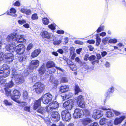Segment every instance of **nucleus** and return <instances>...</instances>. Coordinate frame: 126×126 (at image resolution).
I'll use <instances>...</instances> for the list:
<instances>
[{
  "label": "nucleus",
  "mask_w": 126,
  "mask_h": 126,
  "mask_svg": "<svg viewBox=\"0 0 126 126\" xmlns=\"http://www.w3.org/2000/svg\"><path fill=\"white\" fill-rule=\"evenodd\" d=\"M84 114L83 110L79 108H76L74 111L73 117L75 119L82 117Z\"/></svg>",
  "instance_id": "nucleus-8"
},
{
  "label": "nucleus",
  "mask_w": 126,
  "mask_h": 126,
  "mask_svg": "<svg viewBox=\"0 0 126 126\" xmlns=\"http://www.w3.org/2000/svg\"><path fill=\"white\" fill-rule=\"evenodd\" d=\"M17 33L14 32L8 35L6 38L7 41L8 42L11 43L13 45H14L13 43L14 41H16L17 38Z\"/></svg>",
  "instance_id": "nucleus-14"
},
{
  "label": "nucleus",
  "mask_w": 126,
  "mask_h": 126,
  "mask_svg": "<svg viewBox=\"0 0 126 126\" xmlns=\"http://www.w3.org/2000/svg\"><path fill=\"white\" fill-rule=\"evenodd\" d=\"M83 110L84 114V115L85 116H88L90 115V112L87 109H85Z\"/></svg>",
  "instance_id": "nucleus-51"
},
{
  "label": "nucleus",
  "mask_w": 126,
  "mask_h": 126,
  "mask_svg": "<svg viewBox=\"0 0 126 126\" xmlns=\"http://www.w3.org/2000/svg\"><path fill=\"white\" fill-rule=\"evenodd\" d=\"M20 92L18 90H14L13 93L11 95V99L14 101H15L19 98L20 96Z\"/></svg>",
  "instance_id": "nucleus-18"
},
{
  "label": "nucleus",
  "mask_w": 126,
  "mask_h": 126,
  "mask_svg": "<svg viewBox=\"0 0 126 126\" xmlns=\"http://www.w3.org/2000/svg\"><path fill=\"white\" fill-rule=\"evenodd\" d=\"M18 23L21 25L25 23L26 22V20L24 19H22L21 20H19L18 21Z\"/></svg>",
  "instance_id": "nucleus-62"
},
{
  "label": "nucleus",
  "mask_w": 126,
  "mask_h": 126,
  "mask_svg": "<svg viewBox=\"0 0 126 126\" xmlns=\"http://www.w3.org/2000/svg\"><path fill=\"white\" fill-rule=\"evenodd\" d=\"M48 77H49V81L50 82L52 83L54 80V76H53L52 75L50 74V76Z\"/></svg>",
  "instance_id": "nucleus-60"
},
{
  "label": "nucleus",
  "mask_w": 126,
  "mask_h": 126,
  "mask_svg": "<svg viewBox=\"0 0 126 126\" xmlns=\"http://www.w3.org/2000/svg\"><path fill=\"white\" fill-rule=\"evenodd\" d=\"M4 89L5 91V95L7 96L10 95L11 96V90L9 89V88H4Z\"/></svg>",
  "instance_id": "nucleus-44"
},
{
  "label": "nucleus",
  "mask_w": 126,
  "mask_h": 126,
  "mask_svg": "<svg viewBox=\"0 0 126 126\" xmlns=\"http://www.w3.org/2000/svg\"><path fill=\"white\" fill-rule=\"evenodd\" d=\"M68 78L66 77H63L60 79V82L61 83H66L68 82Z\"/></svg>",
  "instance_id": "nucleus-41"
},
{
  "label": "nucleus",
  "mask_w": 126,
  "mask_h": 126,
  "mask_svg": "<svg viewBox=\"0 0 126 126\" xmlns=\"http://www.w3.org/2000/svg\"><path fill=\"white\" fill-rule=\"evenodd\" d=\"M3 102L5 105L6 106H11L13 104L12 103L7 99H5L3 101Z\"/></svg>",
  "instance_id": "nucleus-50"
},
{
  "label": "nucleus",
  "mask_w": 126,
  "mask_h": 126,
  "mask_svg": "<svg viewBox=\"0 0 126 126\" xmlns=\"http://www.w3.org/2000/svg\"><path fill=\"white\" fill-rule=\"evenodd\" d=\"M32 19V20H37L38 19L37 14L36 13H34L32 14L31 17Z\"/></svg>",
  "instance_id": "nucleus-54"
},
{
  "label": "nucleus",
  "mask_w": 126,
  "mask_h": 126,
  "mask_svg": "<svg viewBox=\"0 0 126 126\" xmlns=\"http://www.w3.org/2000/svg\"><path fill=\"white\" fill-rule=\"evenodd\" d=\"M69 87L68 85H61L59 88V92L60 93H63L68 91Z\"/></svg>",
  "instance_id": "nucleus-22"
},
{
  "label": "nucleus",
  "mask_w": 126,
  "mask_h": 126,
  "mask_svg": "<svg viewBox=\"0 0 126 126\" xmlns=\"http://www.w3.org/2000/svg\"><path fill=\"white\" fill-rule=\"evenodd\" d=\"M67 64L70 68V70L73 71H75L77 69V67L76 65L70 59L67 58L66 60Z\"/></svg>",
  "instance_id": "nucleus-17"
},
{
  "label": "nucleus",
  "mask_w": 126,
  "mask_h": 126,
  "mask_svg": "<svg viewBox=\"0 0 126 126\" xmlns=\"http://www.w3.org/2000/svg\"><path fill=\"white\" fill-rule=\"evenodd\" d=\"M76 101L79 107L82 108H85V102L82 95H81L79 96L77 98Z\"/></svg>",
  "instance_id": "nucleus-12"
},
{
  "label": "nucleus",
  "mask_w": 126,
  "mask_h": 126,
  "mask_svg": "<svg viewBox=\"0 0 126 126\" xmlns=\"http://www.w3.org/2000/svg\"><path fill=\"white\" fill-rule=\"evenodd\" d=\"M30 106H26L23 108L24 110L27 111L28 112H31L30 111Z\"/></svg>",
  "instance_id": "nucleus-57"
},
{
  "label": "nucleus",
  "mask_w": 126,
  "mask_h": 126,
  "mask_svg": "<svg viewBox=\"0 0 126 126\" xmlns=\"http://www.w3.org/2000/svg\"><path fill=\"white\" fill-rule=\"evenodd\" d=\"M16 11L15 9L13 7H12L10 8V11L8 10L6 13L7 15L16 17L17 16V14H16Z\"/></svg>",
  "instance_id": "nucleus-25"
},
{
  "label": "nucleus",
  "mask_w": 126,
  "mask_h": 126,
  "mask_svg": "<svg viewBox=\"0 0 126 126\" xmlns=\"http://www.w3.org/2000/svg\"><path fill=\"white\" fill-rule=\"evenodd\" d=\"M91 122V120L89 118H86L83 119L82 121V124L84 126H86Z\"/></svg>",
  "instance_id": "nucleus-32"
},
{
  "label": "nucleus",
  "mask_w": 126,
  "mask_h": 126,
  "mask_svg": "<svg viewBox=\"0 0 126 126\" xmlns=\"http://www.w3.org/2000/svg\"><path fill=\"white\" fill-rule=\"evenodd\" d=\"M107 120L105 118H103L101 119L99 121V123L100 125L102 126L105 125Z\"/></svg>",
  "instance_id": "nucleus-49"
},
{
  "label": "nucleus",
  "mask_w": 126,
  "mask_h": 126,
  "mask_svg": "<svg viewBox=\"0 0 126 126\" xmlns=\"http://www.w3.org/2000/svg\"><path fill=\"white\" fill-rule=\"evenodd\" d=\"M24 35H18L17 34V38L16 41H14L13 43L15 44V46L18 43H26V40L24 37Z\"/></svg>",
  "instance_id": "nucleus-16"
},
{
  "label": "nucleus",
  "mask_w": 126,
  "mask_h": 126,
  "mask_svg": "<svg viewBox=\"0 0 126 126\" xmlns=\"http://www.w3.org/2000/svg\"><path fill=\"white\" fill-rule=\"evenodd\" d=\"M46 70L45 64L44 63L39 68L38 71L40 75L44 74Z\"/></svg>",
  "instance_id": "nucleus-29"
},
{
  "label": "nucleus",
  "mask_w": 126,
  "mask_h": 126,
  "mask_svg": "<svg viewBox=\"0 0 126 126\" xmlns=\"http://www.w3.org/2000/svg\"><path fill=\"white\" fill-rule=\"evenodd\" d=\"M15 55V53L14 54L10 52H6L3 55V54L2 55V57L6 59L7 60L8 62L9 63H11L14 59V55Z\"/></svg>",
  "instance_id": "nucleus-13"
},
{
  "label": "nucleus",
  "mask_w": 126,
  "mask_h": 126,
  "mask_svg": "<svg viewBox=\"0 0 126 126\" xmlns=\"http://www.w3.org/2000/svg\"><path fill=\"white\" fill-rule=\"evenodd\" d=\"M117 42V40L115 38L110 39L108 41V43H110L115 44Z\"/></svg>",
  "instance_id": "nucleus-52"
},
{
  "label": "nucleus",
  "mask_w": 126,
  "mask_h": 126,
  "mask_svg": "<svg viewBox=\"0 0 126 126\" xmlns=\"http://www.w3.org/2000/svg\"><path fill=\"white\" fill-rule=\"evenodd\" d=\"M104 26L101 25L98 27L97 29L96 30V32L97 33H99L102 31H104Z\"/></svg>",
  "instance_id": "nucleus-46"
},
{
  "label": "nucleus",
  "mask_w": 126,
  "mask_h": 126,
  "mask_svg": "<svg viewBox=\"0 0 126 126\" xmlns=\"http://www.w3.org/2000/svg\"><path fill=\"white\" fill-rule=\"evenodd\" d=\"M56 71V70L52 68L49 69L47 71L45 74L47 77H48L50 76V75H52V73H55Z\"/></svg>",
  "instance_id": "nucleus-34"
},
{
  "label": "nucleus",
  "mask_w": 126,
  "mask_h": 126,
  "mask_svg": "<svg viewBox=\"0 0 126 126\" xmlns=\"http://www.w3.org/2000/svg\"><path fill=\"white\" fill-rule=\"evenodd\" d=\"M61 42L62 41L60 39L57 40H53V43L54 45H58L61 44Z\"/></svg>",
  "instance_id": "nucleus-55"
},
{
  "label": "nucleus",
  "mask_w": 126,
  "mask_h": 126,
  "mask_svg": "<svg viewBox=\"0 0 126 126\" xmlns=\"http://www.w3.org/2000/svg\"><path fill=\"white\" fill-rule=\"evenodd\" d=\"M20 55L18 56V61L21 62L25 61L27 59V57L26 55Z\"/></svg>",
  "instance_id": "nucleus-31"
},
{
  "label": "nucleus",
  "mask_w": 126,
  "mask_h": 126,
  "mask_svg": "<svg viewBox=\"0 0 126 126\" xmlns=\"http://www.w3.org/2000/svg\"><path fill=\"white\" fill-rule=\"evenodd\" d=\"M96 42L95 45L96 46H98L100 45L101 42V39L100 38H98L97 39H95Z\"/></svg>",
  "instance_id": "nucleus-58"
},
{
  "label": "nucleus",
  "mask_w": 126,
  "mask_h": 126,
  "mask_svg": "<svg viewBox=\"0 0 126 126\" xmlns=\"http://www.w3.org/2000/svg\"><path fill=\"white\" fill-rule=\"evenodd\" d=\"M14 85V83L12 80H11L9 83H6L5 84L4 88H11Z\"/></svg>",
  "instance_id": "nucleus-40"
},
{
  "label": "nucleus",
  "mask_w": 126,
  "mask_h": 126,
  "mask_svg": "<svg viewBox=\"0 0 126 126\" xmlns=\"http://www.w3.org/2000/svg\"><path fill=\"white\" fill-rule=\"evenodd\" d=\"M40 35L42 37L44 38L49 39L51 38L50 34L47 31H43L41 32Z\"/></svg>",
  "instance_id": "nucleus-24"
},
{
  "label": "nucleus",
  "mask_w": 126,
  "mask_h": 126,
  "mask_svg": "<svg viewBox=\"0 0 126 126\" xmlns=\"http://www.w3.org/2000/svg\"><path fill=\"white\" fill-rule=\"evenodd\" d=\"M40 64L39 61L37 60H32L29 64L27 70L26 74H25V76L29 75L30 73L32 72L34 69H36L39 66Z\"/></svg>",
  "instance_id": "nucleus-2"
},
{
  "label": "nucleus",
  "mask_w": 126,
  "mask_h": 126,
  "mask_svg": "<svg viewBox=\"0 0 126 126\" xmlns=\"http://www.w3.org/2000/svg\"><path fill=\"white\" fill-rule=\"evenodd\" d=\"M16 46L14 45H13L12 44L8 45L5 47L6 49V50L9 51L10 52L16 54L15 50H16Z\"/></svg>",
  "instance_id": "nucleus-21"
},
{
  "label": "nucleus",
  "mask_w": 126,
  "mask_h": 126,
  "mask_svg": "<svg viewBox=\"0 0 126 126\" xmlns=\"http://www.w3.org/2000/svg\"><path fill=\"white\" fill-rule=\"evenodd\" d=\"M25 50V47L23 44H17L16 47L15 52L16 54H21L24 52Z\"/></svg>",
  "instance_id": "nucleus-9"
},
{
  "label": "nucleus",
  "mask_w": 126,
  "mask_h": 126,
  "mask_svg": "<svg viewBox=\"0 0 126 126\" xmlns=\"http://www.w3.org/2000/svg\"><path fill=\"white\" fill-rule=\"evenodd\" d=\"M51 120L53 122H57L59 121L60 118V114L56 111H53L51 114Z\"/></svg>",
  "instance_id": "nucleus-15"
},
{
  "label": "nucleus",
  "mask_w": 126,
  "mask_h": 126,
  "mask_svg": "<svg viewBox=\"0 0 126 126\" xmlns=\"http://www.w3.org/2000/svg\"><path fill=\"white\" fill-rule=\"evenodd\" d=\"M109 40V38L108 37H105L102 40V42L103 43L106 44Z\"/></svg>",
  "instance_id": "nucleus-59"
},
{
  "label": "nucleus",
  "mask_w": 126,
  "mask_h": 126,
  "mask_svg": "<svg viewBox=\"0 0 126 126\" xmlns=\"http://www.w3.org/2000/svg\"><path fill=\"white\" fill-rule=\"evenodd\" d=\"M81 67H83L84 68L86 69H89V67L87 65L86 62H85L81 61L79 64Z\"/></svg>",
  "instance_id": "nucleus-43"
},
{
  "label": "nucleus",
  "mask_w": 126,
  "mask_h": 126,
  "mask_svg": "<svg viewBox=\"0 0 126 126\" xmlns=\"http://www.w3.org/2000/svg\"><path fill=\"white\" fill-rule=\"evenodd\" d=\"M36 111L37 112L43 114L44 113H45L46 109L44 107H42L41 106Z\"/></svg>",
  "instance_id": "nucleus-38"
},
{
  "label": "nucleus",
  "mask_w": 126,
  "mask_h": 126,
  "mask_svg": "<svg viewBox=\"0 0 126 126\" xmlns=\"http://www.w3.org/2000/svg\"><path fill=\"white\" fill-rule=\"evenodd\" d=\"M52 94L48 92L43 94L40 98L43 104H47L52 100Z\"/></svg>",
  "instance_id": "nucleus-4"
},
{
  "label": "nucleus",
  "mask_w": 126,
  "mask_h": 126,
  "mask_svg": "<svg viewBox=\"0 0 126 126\" xmlns=\"http://www.w3.org/2000/svg\"><path fill=\"white\" fill-rule=\"evenodd\" d=\"M61 115L62 120L66 122H69L72 118L71 114L69 111L67 110L62 111Z\"/></svg>",
  "instance_id": "nucleus-7"
},
{
  "label": "nucleus",
  "mask_w": 126,
  "mask_h": 126,
  "mask_svg": "<svg viewBox=\"0 0 126 126\" xmlns=\"http://www.w3.org/2000/svg\"><path fill=\"white\" fill-rule=\"evenodd\" d=\"M20 11L21 12L26 14L30 15L31 13V11L30 9L25 8H21Z\"/></svg>",
  "instance_id": "nucleus-30"
},
{
  "label": "nucleus",
  "mask_w": 126,
  "mask_h": 126,
  "mask_svg": "<svg viewBox=\"0 0 126 126\" xmlns=\"http://www.w3.org/2000/svg\"><path fill=\"white\" fill-rule=\"evenodd\" d=\"M70 49V54L71 60H74L75 57L76 56V54L75 53V49L74 47H71Z\"/></svg>",
  "instance_id": "nucleus-26"
},
{
  "label": "nucleus",
  "mask_w": 126,
  "mask_h": 126,
  "mask_svg": "<svg viewBox=\"0 0 126 126\" xmlns=\"http://www.w3.org/2000/svg\"><path fill=\"white\" fill-rule=\"evenodd\" d=\"M105 115L107 118H110L114 116V114L111 111H107Z\"/></svg>",
  "instance_id": "nucleus-45"
},
{
  "label": "nucleus",
  "mask_w": 126,
  "mask_h": 126,
  "mask_svg": "<svg viewBox=\"0 0 126 126\" xmlns=\"http://www.w3.org/2000/svg\"><path fill=\"white\" fill-rule=\"evenodd\" d=\"M97 58H96L95 60L91 62L92 64L94 65V64L95 63H98L99 62V60L101 59V57L100 54H98L97 55Z\"/></svg>",
  "instance_id": "nucleus-37"
},
{
  "label": "nucleus",
  "mask_w": 126,
  "mask_h": 126,
  "mask_svg": "<svg viewBox=\"0 0 126 126\" xmlns=\"http://www.w3.org/2000/svg\"><path fill=\"white\" fill-rule=\"evenodd\" d=\"M32 72L31 73H30V74L31 73V74H30L31 77L29 78V79L30 81H31L32 82H33L35 81L37 79V76L36 74H32Z\"/></svg>",
  "instance_id": "nucleus-36"
},
{
  "label": "nucleus",
  "mask_w": 126,
  "mask_h": 126,
  "mask_svg": "<svg viewBox=\"0 0 126 126\" xmlns=\"http://www.w3.org/2000/svg\"><path fill=\"white\" fill-rule=\"evenodd\" d=\"M41 50L40 48L36 49L32 53L31 57L34 58L37 57L41 52Z\"/></svg>",
  "instance_id": "nucleus-27"
},
{
  "label": "nucleus",
  "mask_w": 126,
  "mask_h": 126,
  "mask_svg": "<svg viewBox=\"0 0 126 126\" xmlns=\"http://www.w3.org/2000/svg\"><path fill=\"white\" fill-rule=\"evenodd\" d=\"M56 25L54 23L51 24L48 26V27L50 29L54 30L56 29Z\"/></svg>",
  "instance_id": "nucleus-48"
},
{
  "label": "nucleus",
  "mask_w": 126,
  "mask_h": 126,
  "mask_svg": "<svg viewBox=\"0 0 126 126\" xmlns=\"http://www.w3.org/2000/svg\"><path fill=\"white\" fill-rule=\"evenodd\" d=\"M63 107L67 110H71L74 106V102L72 100H68L63 103Z\"/></svg>",
  "instance_id": "nucleus-10"
},
{
  "label": "nucleus",
  "mask_w": 126,
  "mask_h": 126,
  "mask_svg": "<svg viewBox=\"0 0 126 126\" xmlns=\"http://www.w3.org/2000/svg\"><path fill=\"white\" fill-rule=\"evenodd\" d=\"M88 69H86V68H83L81 70V73L83 75H85L88 72L87 70Z\"/></svg>",
  "instance_id": "nucleus-63"
},
{
  "label": "nucleus",
  "mask_w": 126,
  "mask_h": 126,
  "mask_svg": "<svg viewBox=\"0 0 126 126\" xmlns=\"http://www.w3.org/2000/svg\"><path fill=\"white\" fill-rule=\"evenodd\" d=\"M52 84L53 86V88L56 89L57 88L59 84V81L57 79L54 80L53 81L52 83Z\"/></svg>",
  "instance_id": "nucleus-42"
},
{
  "label": "nucleus",
  "mask_w": 126,
  "mask_h": 126,
  "mask_svg": "<svg viewBox=\"0 0 126 126\" xmlns=\"http://www.w3.org/2000/svg\"><path fill=\"white\" fill-rule=\"evenodd\" d=\"M23 97L24 100L27 101L29 98L28 93V92L26 91H24L23 93Z\"/></svg>",
  "instance_id": "nucleus-39"
},
{
  "label": "nucleus",
  "mask_w": 126,
  "mask_h": 126,
  "mask_svg": "<svg viewBox=\"0 0 126 126\" xmlns=\"http://www.w3.org/2000/svg\"><path fill=\"white\" fill-rule=\"evenodd\" d=\"M19 105L21 107H22L23 108L25 106H27L28 104L26 102L24 101L21 102L19 103Z\"/></svg>",
  "instance_id": "nucleus-53"
},
{
  "label": "nucleus",
  "mask_w": 126,
  "mask_h": 126,
  "mask_svg": "<svg viewBox=\"0 0 126 126\" xmlns=\"http://www.w3.org/2000/svg\"><path fill=\"white\" fill-rule=\"evenodd\" d=\"M42 21L43 24L46 25H47L49 22V19L47 17L43 18Z\"/></svg>",
  "instance_id": "nucleus-47"
},
{
  "label": "nucleus",
  "mask_w": 126,
  "mask_h": 126,
  "mask_svg": "<svg viewBox=\"0 0 126 126\" xmlns=\"http://www.w3.org/2000/svg\"><path fill=\"white\" fill-rule=\"evenodd\" d=\"M12 77L15 78L16 83L17 85L22 84L25 81L23 76L21 74H18L16 72L13 73Z\"/></svg>",
  "instance_id": "nucleus-3"
},
{
  "label": "nucleus",
  "mask_w": 126,
  "mask_h": 126,
  "mask_svg": "<svg viewBox=\"0 0 126 126\" xmlns=\"http://www.w3.org/2000/svg\"><path fill=\"white\" fill-rule=\"evenodd\" d=\"M50 104H50H49L50 106V108H51L52 110H55L58 108L59 107V104L56 101H54V100Z\"/></svg>",
  "instance_id": "nucleus-28"
},
{
  "label": "nucleus",
  "mask_w": 126,
  "mask_h": 126,
  "mask_svg": "<svg viewBox=\"0 0 126 126\" xmlns=\"http://www.w3.org/2000/svg\"><path fill=\"white\" fill-rule=\"evenodd\" d=\"M55 63L51 61H48L46 64V66L47 68L55 67L56 69L58 70L57 73L58 74L60 73L61 75H62V76H64V73L65 72V70L61 68L55 66Z\"/></svg>",
  "instance_id": "nucleus-5"
},
{
  "label": "nucleus",
  "mask_w": 126,
  "mask_h": 126,
  "mask_svg": "<svg viewBox=\"0 0 126 126\" xmlns=\"http://www.w3.org/2000/svg\"><path fill=\"white\" fill-rule=\"evenodd\" d=\"M33 90L36 93L39 94L42 92L45 88L44 84L40 82H36L33 85Z\"/></svg>",
  "instance_id": "nucleus-6"
},
{
  "label": "nucleus",
  "mask_w": 126,
  "mask_h": 126,
  "mask_svg": "<svg viewBox=\"0 0 126 126\" xmlns=\"http://www.w3.org/2000/svg\"><path fill=\"white\" fill-rule=\"evenodd\" d=\"M112 111L117 116L120 115L121 114V113L120 112L117 110H112Z\"/></svg>",
  "instance_id": "nucleus-64"
},
{
  "label": "nucleus",
  "mask_w": 126,
  "mask_h": 126,
  "mask_svg": "<svg viewBox=\"0 0 126 126\" xmlns=\"http://www.w3.org/2000/svg\"><path fill=\"white\" fill-rule=\"evenodd\" d=\"M10 72L9 66L6 64H4L0 68V83L3 80V78L8 77Z\"/></svg>",
  "instance_id": "nucleus-1"
},
{
  "label": "nucleus",
  "mask_w": 126,
  "mask_h": 126,
  "mask_svg": "<svg viewBox=\"0 0 126 126\" xmlns=\"http://www.w3.org/2000/svg\"><path fill=\"white\" fill-rule=\"evenodd\" d=\"M33 45L31 43H30L27 46L26 49L28 51H29L33 47Z\"/></svg>",
  "instance_id": "nucleus-61"
},
{
  "label": "nucleus",
  "mask_w": 126,
  "mask_h": 126,
  "mask_svg": "<svg viewBox=\"0 0 126 126\" xmlns=\"http://www.w3.org/2000/svg\"><path fill=\"white\" fill-rule=\"evenodd\" d=\"M42 101L40 98L35 100L33 106V109L34 110H36L41 107V103Z\"/></svg>",
  "instance_id": "nucleus-23"
},
{
  "label": "nucleus",
  "mask_w": 126,
  "mask_h": 126,
  "mask_svg": "<svg viewBox=\"0 0 126 126\" xmlns=\"http://www.w3.org/2000/svg\"><path fill=\"white\" fill-rule=\"evenodd\" d=\"M126 118V114H124L123 115L116 117L114 121V124L115 125H117L121 124Z\"/></svg>",
  "instance_id": "nucleus-19"
},
{
  "label": "nucleus",
  "mask_w": 126,
  "mask_h": 126,
  "mask_svg": "<svg viewBox=\"0 0 126 126\" xmlns=\"http://www.w3.org/2000/svg\"><path fill=\"white\" fill-rule=\"evenodd\" d=\"M114 91V87L113 86H112L111 88L108 89V91L106 92L105 94V98L104 99V103L106 102L107 99L109 98L110 96L112 95V94Z\"/></svg>",
  "instance_id": "nucleus-20"
},
{
  "label": "nucleus",
  "mask_w": 126,
  "mask_h": 126,
  "mask_svg": "<svg viewBox=\"0 0 126 126\" xmlns=\"http://www.w3.org/2000/svg\"><path fill=\"white\" fill-rule=\"evenodd\" d=\"M75 94V95L78 94L80 92H82L81 89L80 88L79 86L77 84H75L74 87Z\"/></svg>",
  "instance_id": "nucleus-33"
},
{
  "label": "nucleus",
  "mask_w": 126,
  "mask_h": 126,
  "mask_svg": "<svg viewBox=\"0 0 126 126\" xmlns=\"http://www.w3.org/2000/svg\"><path fill=\"white\" fill-rule=\"evenodd\" d=\"M73 95V94L71 92H69L68 94H65V96H63V100H65L69 99L72 97Z\"/></svg>",
  "instance_id": "nucleus-35"
},
{
  "label": "nucleus",
  "mask_w": 126,
  "mask_h": 126,
  "mask_svg": "<svg viewBox=\"0 0 126 126\" xmlns=\"http://www.w3.org/2000/svg\"><path fill=\"white\" fill-rule=\"evenodd\" d=\"M103 115V112L102 111L98 109H96L94 110L92 116L94 119H97L101 117Z\"/></svg>",
  "instance_id": "nucleus-11"
},
{
  "label": "nucleus",
  "mask_w": 126,
  "mask_h": 126,
  "mask_svg": "<svg viewBox=\"0 0 126 126\" xmlns=\"http://www.w3.org/2000/svg\"><path fill=\"white\" fill-rule=\"evenodd\" d=\"M96 56L95 55H92L89 56V61H94L96 59Z\"/></svg>",
  "instance_id": "nucleus-56"
}]
</instances>
